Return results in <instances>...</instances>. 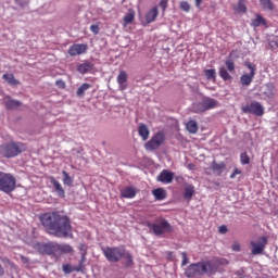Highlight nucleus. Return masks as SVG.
Returning <instances> with one entry per match:
<instances>
[{"label":"nucleus","instance_id":"nucleus-1","mask_svg":"<svg viewBox=\"0 0 278 278\" xmlns=\"http://www.w3.org/2000/svg\"><path fill=\"white\" fill-rule=\"evenodd\" d=\"M41 225L53 236L67 237L72 233L71 219L60 212H49L40 216Z\"/></svg>","mask_w":278,"mask_h":278},{"label":"nucleus","instance_id":"nucleus-2","mask_svg":"<svg viewBox=\"0 0 278 278\" xmlns=\"http://www.w3.org/2000/svg\"><path fill=\"white\" fill-rule=\"evenodd\" d=\"M218 265L214 260L202 261L199 263L191 264L185 271L188 278L202 277L204 275L212 276L216 274Z\"/></svg>","mask_w":278,"mask_h":278},{"label":"nucleus","instance_id":"nucleus-3","mask_svg":"<svg viewBox=\"0 0 278 278\" xmlns=\"http://www.w3.org/2000/svg\"><path fill=\"white\" fill-rule=\"evenodd\" d=\"M106 260L111 263H117L122 258H125V265L127 267L132 265V255L125 250L124 247H106L102 250Z\"/></svg>","mask_w":278,"mask_h":278},{"label":"nucleus","instance_id":"nucleus-4","mask_svg":"<svg viewBox=\"0 0 278 278\" xmlns=\"http://www.w3.org/2000/svg\"><path fill=\"white\" fill-rule=\"evenodd\" d=\"M24 150H25V146L20 142H10V143L0 146V154L8 159L17 156Z\"/></svg>","mask_w":278,"mask_h":278},{"label":"nucleus","instance_id":"nucleus-5","mask_svg":"<svg viewBox=\"0 0 278 278\" xmlns=\"http://www.w3.org/2000/svg\"><path fill=\"white\" fill-rule=\"evenodd\" d=\"M16 188V179L7 173H0V191L9 194Z\"/></svg>","mask_w":278,"mask_h":278},{"label":"nucleus","instance_id":"nucleus-6","mask_svg":"<svg viewBox=\"0 0 278 278\" xmlns=\"http://www.w3.org/2000/svg\"><path fill=\"white\" fill-rule=\"evenodd\" d=\"M147 226L153 231V233L157 237L164 235V233H170L173 232L174 228L173 226L166 220L161 219L159 224H151L148 223Z\"/></svg>","mask_w":278,"mask_h":278},{"label":"nucleus","instance_id":"nucleus-7","mask_svg":"<svg viewBox=\"0 0 278 278\" xmlns=\"http://www.w3.org/2000/svg\"><path fill=\"white\" fill-rule=\"evenodd\" d=\"M242 112L244 114H253L257 117H262L265 114V109L260 102H252L251 104H248L245 106L241 108Z\"/></svg>","mask_w":278,"mask_h":278},{"label":"nucleus","instance_id":"nucleus-8","mask_svg":"<svg viewBox=\"0 0 278 278\" xmlns=\"http://www.w3.org/2000/svg\"><path fill=\"white\" fill-rule=\"evenodd\" d=\"M165 141L164 132L160 131L153 136V138L146 143L144 148L147 151H154L159 149Z\"/></svg>","mask_w":278,"mask_h":278},{"label":"nucleus","instance_id":"nucleus-9","mask_svg":"<svg viewBox=\"0 0 278 278\" xmlns=\"http://www.w3.org/2000/svg\"><path fill=\"white\" fill-rule=\"evenodd\" d=\"M245 66L249 70H251V72H250V74H243L241 76L240 80H241L242 86L249 87L252 84V81H253V79L255 77L256 65H254V63L248 62V63H245Z\"/></svg>","mask_w":278,"mask_h":278},{"label":"nucleus","instance_id":"nucleus-10","mask_svg":"<svg viewBox=\"0 0 278 278\" xmlns=\"http://www.w3.org/2000/svg\"><path fill=\"white\" fill-rule=\"evenodd\" d=\"M218 105V102L214 99H204L201 103L197 104L194 111L197 113H203L208 110L215 109Z\"/></svg>","mask_w":278,"mask_h":278},{"label":"nucleus","instance_id":"nucleus-11","mask_svg":"<svg viewBox=\"0 0 278 278\" xmlns=\"http://www.w3.org/2000/svg\"><path fill=\"white\" fill-rule=\"evenodd\" d=\"M36 249L40 254H48L56 256V243H37Z\"/></svg>","mask_w":278,"mask_h":278},{"label":"nucleus","instance_id":"nucleus-12","mask_svg":"<svg viewBox=\"0 0 278 278\" xmlns=\"http://www.w3.org/2000/svg\"><path fill=\"white\" fill-rule=\"evenodd\" d=\"M267 244H268V239L266 237H261L257 242L252 241L251 242L252 254L253 255L262 254L266 249Z\"/></svg>","mask_w":278,"mask_h":278},{"label":"nucleus","instance_id":"nucleus-13","mask_svg":"<svg viewBox=\"0 0 278 278\" xmlns=\"http://www.w3.org/2000/svg\"><path fill=\"white\" fill-rule=\"evenodd\" d=\"M86 51H87V46L85 43H74L68 49V54L71 56H76V55L86 53Z\"/></svg>","mask_w":278,"mask_h":278},{"label":"nucleus","instance_id":"nucleus-14","mask_svg":"<svg viewBox=\"0 0 278 278\" xmlns=\"http://www.w3.org/2000/svg\"><path fill=\"white\" fill-rule=\"evenodd\" d=\"M74 252V249L70 244H58L55 243V256L61 254H71Z\"/></svg>","mask_w":278,"mask_h":278},{"label":"nucleus","instance_id":"nucleus-15","mask_svg":"<svg viewBox=\"0 0 278 278\" xmlns=\"http://www.w3.org/2000/svg\"><path fill=\"white\" fill-rule=\"evenodd\" d=\"M93 63H90L89 61H85V63H79L77 65V72L81 75L90 73L91 71H93Z\"/></svg>","mask_w":278,"mask_h":278},{"label":"nucleus","instance_id":"nucleus-16","mask_svg":"<svg viewBox=\"0 0 278 278\" xmlns=\"http://www.w3.org/2000/svg\"><path fill=\"white\" fill-rule=\"evenodd\" d=\"M174 180V173L164 169L159 176L157 181L163 184H170Z\"/></svg>","mask_w":278,"mask_h":278},{"label":"nucleus","instance_id":"nucleus-17","mask_svg":"<svg viewBox=\"0 0 278 278\" xmlns=\"http://www.w3.org/2000/svg\"><path fill=\"white\" fill-rule=\"evenodd\" d=\"M262 96L268 99L275 97V86L273 84H267L262 88Z\"/></svg>","mask_w":278,"mask_h":278},{"label":"nucleus","instance_id":"nucleus-18","mask_svg":"<svg viewBox=\"0 0 278 278\" xmlns=\"http://www.w3.org/2000/svg\"><path fill=\"white\" fill-rule=\"evenodd\" d=\"M251 26L254 28H257L261 26L268 27V24H267L265 17H263V15L257 14L256 17L254 20H252Z\"/></svg>","mask_w":278,"mask_h":278},{"label":"nucleus","instance_id":"nucleus-19","mask_svg":"<svg viewBox=\"0 0 278 278\" xmlns=\"http://www.w3.org/2000/svg\"><path fill=\"white\" fill-rule=\"evenodd\" d=\"M157 16H159V9H157V7H153L147 13L146 21L148 24H151L156 20Z\"/></svg>","mask_w":278,"mask_h":278},{"label":"nucleus","instance_id":"nucleus-20","mask_svg":"<svg viewBox=\"0 0 278 278\" xmlns=\"http://www.w3.org/2000/svg\"><path fill=\"white\" fill-rule=\"evenodd\" d=\"M226 168V164L224 162L217 163L216 161L212 162L211 169L218 176L223 174Z\"/></svg>","mask_w":278,"mask_h":278},{"label":"nucleus","instance_id":"nucleus-21","mask_svg":"<svg viewBox=\"0 0 278 278\" xmlns=\"http://www.w3.org/2000/svg\"><path fill=\"white\" fill-rule=\"evenodd\" d=\"M137 194V191L134 187H127L121 191V197L125 199H134Z\"/></svg>","mask_w":278,"mask_h":278},{"label":"nucleus","instance_id":"nucleus-22","mask_svg":"<svg viewBox=\"0 0 278 278\" xmlns=\"http://www.w3.org/2000/svg\"><path fill=\"white\" fill-rule=\"evenodd\" d=\"M194 193H195V188H194V186L189 185V184H186V185H185L184 198H185L187 201H190V200L192 199V197L194 195Z\"/></svg>","mask_w":278,"mask_h":278},{"label":"nucleus","instance_id":"nucleus-23","mask_svg":"<svg viewBox=\"0 0 278 278\" xmlns=\"http://www.w3.org/2000/svg\"><path fill=\"white\" fill-rule=\"evenodd\" d=\"M51 184L53 185L54 190L58 193V195L60 198H65V191L62 188L61 184L59 181H56L53 177L51 178Z\"/></svg>","mask_w":278,"mask_h":278},{"label":"nucleus","instance_id":"nucleus-24","mask_svg":"<svg viewBox=\"0 0 278 278\" xmlns=\"http://www.w3.org/2000/svg\"><path fill=\"white\" fill-rule=\"evenodd\" d=\"M139 136L142 138L143 141H147L150 136V131L144 124H141L138 129Z\"/></svg>","mask_w":278,"mask_h":278},{"label":"nucleus","instance_id":"nucleus-25","mask_svg":"<svg viewBox=\"0 0 278 278\" xmlns=\"http://www.w3.org/2000/svg\"><path fill=\"white\" fill-rule=\"evenodd\" d=\"M2 78L10 85V86H17L20 84L16 78H14L13 74H3Z\"/></svg>","mask_w":278,"mask_h":278},{"label":"nucleus","instance_id":"nucleus-26","mask_svg":"<svg viewBox=\"0 0 278 278\" xmlns=\"http://www.w3.org/2000/svg\"><path fill=\"white\" fill-rule=\"evenodd\" d=\"M261 5L263 10L265 11H274L275 10V4L273 3L271 0H260Z\"/></svg>","mask_w":278,"mask_h":278},{"label":"nucleus","instance_id":"nucleus-27","mask_svg":"<svg viewBox=\"0 0 278 278\" xmlns=\"http://www.w3.org/2000/svg\"><path fill=\"white\" fill-rule=\"evenodd\" d=\"M186 128L187 130L190 132V134H197L198 130H199V126L197 124L195 121H190L187 125H186Z\"/></svg>","mask_w":278,"mask_h":278},{"label":"nucleus","instance_id":"nucleus-28","mask_svg":"<svg viewBox=\"0 0 278 278\" xmlns=\"http://www.w3.org/2000/svg\"><path fill=\"white\" fill-rule=\"evenodd\" d=\"M152 193L157 201H162L166 198V192L162 188L153 190Z\"/></svg>","mask_w":278,"mask_h":278},{"label":"nucleus","instance_id":"nucleus-29","mask_svg":"<svg viewBox=\"0 0 278 278\" xmlns=\"http://www.w3.org/2000/svg\"><path fill=\"white\" fill-rule=\"evenodd\" d=\"M135 21V11L130 10L124 17V26L130 25Z\"/></svg>","mask_w":278,"mask_h":278},{"label":"nucleus","instance_id":"nucleus-30","mask_svg":"<svg viewBox=\"0 0 278 278\" xmlns=\"http://www.w3.org/2000/svg\"><path fill=\"white\" fill-rule=\"evenodd\" d=\"M90 88H91V85H89V84H83V85L78 88L76 94H77L79 98H83V97L85 96V92H86L87 90H89Z\"/></svg>","mask_w":278,"mask_h":278},{"label":"nucleus","instance_id":"nucleus-31","mask_svg":"<svg viewBox=\"0 0 278 278\" xmlns=\"http://www.w3.org/2000/svg\"><path fill=\"white\" fill-rule=\"evenodd\" d=\"M226 66H227L228 71L230 73H232L235 71V63H233V59H232V52L228 56V59L226 60Z\"/></svg>","mask_w":278,"mask_h":278},{"label":"nucleus","instance_id":"nucleus-32","mask_svg":"<svg viewBox=\"0 0 278 278\" xmlns=\"http://www.w3.org/2000/svg\"><path fill=\"white\" fill-rule=\"evenodd\" d=\"M219 75L225 81L232 79V76H230V74L227 72V70H225V67H220Z\"/></svg>","mask_w":278,"mask_h":278},{"label":"nucleus","instance_id":"nucleus-33","mask_svg":"<svg viewBox=\"0 0 278 278\" xmlns=\"http://www.w3.org/2000/svg\"><path fill=\"white\" fill-rule=\"evenodd\" d=\"M127 79H128V76H127L126 72H119V74L117 76V84L118 85L126 84Z\"/></svg>","mask_w":278,"mask_h":278},{"label":"nucleus","instance_id":"nucleus-34","mask_svg":"<svg viewBox=\"0 0 278 278\" xmlns=\"http://www.w3.org/2000/svg\"><path fill=\"white\" fill-rule=\"evenodd\" d=\"M20 105H21V103L18 101H15V100L9 99L8 101H5V106H7V109H10V110L15 109Z\"/></svg>","mask_w":278,"mask_h":278},{"label":"nucleus","instance_id":"nucleus-35","mask_svg":"<svg viewBox=\"0 0 278 278\" xmlns=\"http://www.w3.org/2000/svg\"><path fill=\"white\" fill-rule=\"evenodd\" d=\"M237 11H238L239 13H243V14H245V13L248 12V8H247V5H245V3H244V0H240V1L238 2Z\"/></svg>","mask_w":278,"mask_h":278},{"label":"nucleus","instance_id":"nucleus-36","mask_svg":"<svg viewBox=\"0 0 278 278\" xmlns=\"http://www.w3.org/2000/svg\"><path fill=\"white\" fill-rule=\"evenodd\" d=\"M240 162H241L242 165H249L251 163V159H250V156L248 155L247 152L241 153Z\"/></svg>","mask_w":278,"mask_h":278},{"label":"nucleus","instance_id":"nucleus-37","mask_svg":"<svg viewBox=\"0 0 278 278\" xmlns=\"http://www.w3.org/2000/svg\"><path fill=\"white\" fill-rule=\"evenodd\" d=\"M62 174H63V177H64L63 178V184L65 186L71 187L73 185V179L70 177V175L65 170H63Z\"/></svg>","mask_w":278,"mask_h":278},{"label":"nucleus","instance_id":"nucleus-38","mask_svg":"<svg viewBox=\"0 0 278 278\" xmlns=\"http://www.w3.org/2000/svg\"><path fill=\"white\" fill-rule=\"evenodd\" d=\"M205 76L208 80H215L216 79V72L215 70H205Z\"/></svg>","mask_w":278,"mask_h":278},{"label":"nucleus","instance_id":"nucleus-39","mask_svg":"<svg viewBox=\"0 0 278 278\" xmlns=\"http://www.w3.org/2000/svg\"><path fill=\"white\" fill-rule=\"evenodd\" d=\"M190 9H191V7H190L188 1H181L180 2V10L181 11L188 13V12H190Z\"/></svg>","mask_w":278,"mask_h":278},{"label":"nucleus","instance_id":"nucleus-40","mask_svg":"<svg viewBox=\"0 0 278 278\" xmlns=\"http://www.w3.org/2000/svg\"><path fill=\"white\" fill-rule=\"evenodd\" d=\"M80 255H81V257H80L78 267L75 269L76 271H81L83 268H84V264L86 262V255L87 254H80Z\"/></svg>","mask_w":278,"mask_h":278},{"label":"nucleus","instance_id":"nucleus-41","mask_svg":"<svg viewBox=\"0 0 278 278\" xmlns=\"http://www.w3.org/2000/svg\"><path fill=\"white\" fill-rule=\"evenodd\" d=\"M65 274H71L72 271H76V268H73L70 264H65L62 267Z\"/></svg>","mask_w":278,"mask_h":278},{"label":"nucleus","instance_id":"nucleus-42","mask_svg":"<svg viewBox=\"0 0 278 278\" xmlns=\"http://www.w3.org/2000/svg\"><path fill=\"white\" fill-rule=\"evenodd\" d=\"M269 47L273 51H277L278 50V41H275L274 39H271L269 41Z\"/></svg>","mask_w":278,"mask_h":278},{"label":"nucleus","instance_id":"nucleus-43","mask_svg":"<svg viewBox=\"0 0 278 278\" xmlns=\"http://www.w3.org/2000/svg\"><path fill=\"white\" fill-rule=\"evenodd\" d=\"M167 7H168V0H161L160 1V8L163 9V13H165Z\"/></svg>","mask_w":278,"mask_h":278},{"label":"nucleus","instance_id":"nucleus-44","mask_svg":"<svg viewBox=\"0 0 278 278\" xmlns=\"http://www.w3.org/2000/svg\"><path fill=\"white\" fill-rule=\"evenodd\" d=\"M181 256H182L181 266H186V265L189 263V257L187 256V253H186V252H182V253H181Z\"/></svg>","mask_w":278,"mask_h":278},{"label":"nucleus","instance_id":"nucleus-45","mask_svg":"<svg viewBox=\"0 0 278 278\" xmlns=\"http://www.w3.org/2000/svg\"><path fill=\"white\" fill-rule=\"evenodd\" d=\"M90 30H91L94 35H98L99 31H100V28H99V26H98L97 24H92V25L90 26Z\"/></svg>","mask_w":278,"mask_h":278},{"label":"nucleus","instance_id":"nucleus-46","mask_svg":"<svg viewBox=\"0 0 278 278\" xmlns=\"http://www.w3.org/2000/svg\"><path fill=\"white\" fill-rule=\"evenodd\" d=\"M87 245L86 244H80L79 245V251H80V255H87Z\"/></svg>","mask_w":278,"mask_h":278},{"label":"nucleus","instance_id":"nucleus-47","mask_svg":"<svg viewBox=\"0 0 278 278\" xmlns=\"http://www.w3.org/2000/svg\"><path fill=\"white\" fill-rule=\"evenodd\" d=\"M165 254H166V258H167V260L174 261L175 254H174L173 252L167 251V252H165Z\"/></svg>","mask_w":278,"mask_h":278},{"label":"nucleus","instance_id":"nucleus-48","mask_svg":"<svg viewBox=\"0 0 278 278\" xmlns=\"http://www.w3.org/2000/svg\"><path fill=\"white\" fill-rule=\"evenodd\" d=\"M55 85L61 88V89H64L66 87L65 83L63 80H56L55 81Z\"/></svg>","mask_w":278,"mask_h":278},{"label":"nucleus","instance_id":"nucleus-49","mask_svg":"<svg viewBox=\"0 0 278 278\" xmlns=\"http://www.w3.org/2000/svg\"><path fill=\"white\" fill-rule=\"evenodd\" d=\"M232 250L236 251V252H240V251H241V245H240V243L235 242V243L232 244Z\"/></svg>","mask_w":278,"mask_h":278},{"label":"nucleus","instance_id":"nucleus-50","mask_svg":"<svg viewBox=\"0 0 278 278\" xmlns=\"http://www.w3.org/2000/svg\"><path fill=\"white\" fill-rule=\"evenodd\" d=\"M241 174H242V172L239 168H236L233 170V173L231 174L230 178L233 179V178H236L237 175H241Z\"/></svg>","mask_w":278,"mask_h":278},{"label":"nucleus","instance_id":"nucleus-51","mask_svg":"<svg viewBox=\"0 0 278 278\" xmlns=\"http://www.w3.org/2000/svg\"><path fill=\"white\" fill-rule=\"evenodd\" d=\"M218 230H219L220 233L225 235V233H227L228 228H227V226L223 225V226L219 227Z\"/></svg>","mask_w":278,"mask_h":278},{"label":"nucleus","instance_id":"nucleus-52","mask_svg":"<svg viewBox=\"0 0 278 278\" xmlns=\"http://www.w3.org/2000/svg\"><path fill=\"white\" fill-rule=\"evenodd\" d=\"M203 0H195V5L197 8H200V5L202 4Z\"/></svg>","mask_w":278,"mask_h":278},{"label":"nucleus","instance_id":"nucleus-53","mask_svg":"<svg viewBox=\"0 0 278 278\" xmlns=\"http://www.w3.org/2000/svg\"><path fill=\"white\" fill-rule=\"evenodd\" d=\"M126 88H127V85H125V84L119 85V89H121L122 91H124Z\"/></svg>","mask_w":278,"mask_h":278},{"label":"nucleus","instance_id":"nucleus-54","mask_svg":"<svg viewBox=\"0 0 278 278\" xmlns=\"http://www.w3.org/2000/svg\"><path fill=\"white\" fill-rule=\"evenodd\" d=\"M3 275H4V269H3V267L0 264V277L3 276Z\"/></svg>","mask_w":278,"mask_h":278},{"label":"nucleus","instance_id":"nucleus-55","mask_svg":"<svg viewBox=\"0 0 278 278\" xmlns=\"http://www.w3.org/2000/svg\"><path fill=\"white\" fill-rule=\"evenodd\" d=\"M8 263L11 264L10 261H8Z\"/></svg>","mask_w":278,"mask_h":278}]
</instances>
